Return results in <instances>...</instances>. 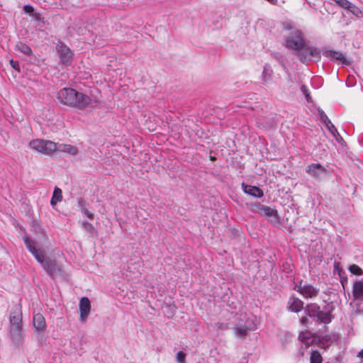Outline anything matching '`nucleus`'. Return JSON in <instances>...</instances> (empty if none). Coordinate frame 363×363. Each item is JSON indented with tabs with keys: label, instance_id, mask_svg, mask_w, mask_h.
I'll return each mask as SVG.
<instances>
[{
	"label": "nucleus",
	"instance_id": "1",
	"mask_svg": "<svg viewBox=\"0 0 363 363\" xmlns=\"http://www.w3.org/2000/svg\"><path fill=\"white\" fill-rule=\"evenodd\" d=\"M57 98L62 104L80 110L87 108L91 102L89 96L72 88L60 89Z\"/></svg>",
	"mask_w": 363,
	"mask_h": 363
},
{
	"label": "nucleus",
	"instance_id": "2",
	"mask_svg": "<svg viewBox=\"0 0 363 363\" xmlns=\"http://www.w3.org/2000/svg\"><path fill=\"white\" fill-rule=\"evenodd\" d=\"M300 341L305 345L306 347H308L312 345H317L318 347L326 349L333 342L337 340L338 337L335 335H324L320 337H311L308 333H301L298 335Z\"/></svg>",
	"mask_w": 363,
	"mask_h": 363
},
{
	"label": "nucleus",
	"instance_id": "3",
	"mask_svg": "<svg viewBox=\"0 0 363 363\" xmlns=\"http://www.w3.org/2000/svg\"><path fill=\"white\" fill-rule=\"evenodd\" d=\"M306 45L303 33L300 30H294L289 33L285 40L284 45L286 48L296 51V55L302 52Z\"/></svg>",
	"mask_w": 363,
	"mask_h": 363
},
{
	"label": "nucleus",
	"instance_id": "4",
	"mask_svg": "<svg viewBox=\"0 0 363 363\" xmlns=\"http://www.w3.org/2000/svg\"><path fill=\"white\" fill-rule=\"evenodd\" d=\"M33 150L44 155H50L56 152V143L43 139H33L29 143Z\"/></svg>",
	"mask_w": 363,
	"mask_h": 363
},
{
	"label": "nucleus",
	"instance_id": "5",
	"mask_svg": "<svg viewBox=\"0 0 363 363\" xmlns=\"http://www.w3.org/2000/svg\"><path fill=\"white\" fill-rule=\"evenodd\" d=\"M33 150L44 155H50L56 152V143L43 139H33L29 143Z\"/></svg>",
	"mask_w": 363,
	"mask_h": 363
},
{
	"label": "nucleus",
	"instance_id": "6",
	"mask_svg": "<svg viewBox=\"0 0 363 363\" xmlns=\"http://www.w3.org/2000/svg\"><path fill=\"white\" fill-rule=\"evenodd\" d=\"M60 56V63L66 66L70 65L74 53L64 43L58 42L56 45Z\"/></svg>",
	"mask_w": 363,
	"mask_h": 363
},
{
	"label": "nucleus",
	"instance_id": "7",
	"mask_svg": "<svg viewBox=\"0 0 363 363\" xmlns=\"http://www.w3.org/2000/svg\"><path fill=\"white\" fill-rule=\"evenodd\" d=\"M24 243L28 251L34 256L35 259L42 265L48 257L45 256L44 252L35 247V242L27 235L23 237Z\"/></svg>",
	"mask_w": 363,
	"mask_h": 363
},
{
	"label": "nucleus",
	"instance_id": "8",
	"mask_svg": "<svg viewBox=\"0 0 363 363\" xmlns=\"http://www.w3.org/2000/svg\"><path fill=\"white\" fill-rule=\"evenodd\" d=\"M298 57L302 62H306L311 59L319 60L320 59V51L318 48L306 44L302 52L298 53Z\"/></svg>",
	"mask_w": 363,
	"mask_h": 363
},
{
	"label": "nucleus",
	"instance_id": "9",
	"mask_svg": "<svg viewBox=\"0 0 363 363\" xmlns=\"http://www.w3.org/2000/svg\"><path fill=\"white\" fill-rule=\"evenodd\" d=\"M23 314L20 304L16 305L11 311L9 317V328H23Z\"/></svg>",
	"mask_w": 363,
	"mask_h": 363
},
{
	"label": "nucleus",
	"instance_id": "10",
	"mask_svg": "<svg viewBox=\"0 0 363 363\" xmlns=\"http://www.w3.org/2000/svg\"><path fill=\"white\" fill-rule=\"evenodd\" d=\"M46 273L51 277L55 274L62 272V269L55 259L47 257L46 261L41 265Z\"/></svg>",
	"mask_w": 363,
	"mask_h": 363
},
{
	"label": "nucleus",
	"instance_id": "11",
	"mask_svg": "<svg viewBox=\"0 0 363 363\" xmlns=\"http://www.w3.org/2000/svg\"><path fill=\"white\" fill-rule=\"evenodd\" d=\"M333 310V307L325 306L323 310L319 309V311L317 312V316L313 319L318 323L328 324L334 318L332 314Z\"/></svg>",
	"mask_w": 363,
	"mask_h": 363
},
{
	"label": "nucleus",
	"instance_id": "12",
	"mask_svg": "<svg viewBox=\"0 0 363 363\" xmlns=\"http://www.w3.org/2000/svg\"><path fill=\"white\" fill-rule=\"evenodd\" d=\"M256 324L252 320L247 319L243 325H235L234 327V332L235 335L241 339L246 337L249 330L252 331L256 330Z\"/></svg>",
	"mask_w": 363,
	"mask_h": 363
},
{
	"label": "nucleus",
	"instance_id": "13",
	"mask_svg": "<svg viewBox=\"0 0 363 363\" xmlns=\"http://www.w3.org/2000/svg\"><path fill=\"white\" fill-rule=\"evenodd\" d=\"M79 321L85 323L91 311L90 301L87 297H82L79 303Z\"/></svg>",
	"mask_w": 363,
	"mask_h": 363
},
{
	"label": "nucleus",
	"instance_id": "14",
	"mask_svg": "<svg viewBox=\"0 0 363 363\" xmlns=\"http://www.w3.org/2000/svg\"><path fill=\"white\" fill-rule=\"evenodd\" d=\"M258 213L262 216L267 218L269 222L272 223H278L279 218L277 211L264 205H260L258 208Z\"/></svg>",
	"mask_w": 363,
	"mask_h": 363
},
{
	"label": "nucleus",
	"instance_id": "15",
	"mask_svg": "<svg viewBox=\"0 0 363 363\" xmlns=\"http://www.w3.org/2000/svg\"><path fill=\"white\" fill-rule=\"evenodd\" d=\"M9 336L15 345H21L24 337L23 328H9Z\"/></svg>",
	"mask_w": 363,
	"mask_h": 363
},
{
	"label": "nucleus",
	"instance_id": "16",
	"mask_svg": "<svg viewBox=\"0 0 363 363\" xmlns=\"http://www.w3.org/2000/svg\"><path fill=\"white\" fill-rule=\"evenodd\" d=\"M303 305L304 303L301 299L293 295L288 300L286 308L291 312L298 313L304 310Z\"/></svg>",
	"mask_w": 363,
	"mask_h": 363
},
{
	"label": "nucleus",
	"instance_id": "17",
	"mask_svg": "<svg viewBox=\"0 0 363 363\" xmlns=\"http://www.w3.org/2000/svg\"><path fill=\"white\" fill-rule=\"evenodd\" d=\"M306 172L315 178H320L325 176L328 171L320 164H312L307 167Z\"/></svg>",
	"mask_w": 363,
	"mask_h": 363
},
{
	"label": "nucleus",
	"instance_id": "18",
	"mask_svg": "<svg viewBox=\"0 0 363 363\" xmlns=\"http://www.w3.org/2000/svg\"><path fill=\"white\" fill-rule=\"evenodd\" d=\"M323 55L327 58L340 61L343 65H348L350 64V62L340 52L328 50L323 52Z\"/></svg>",
	"mask_w": 363,
	"mask_h": 363
},
{
	"label": "nucleus",
	"instance_id": "19",
	"mask_svg": "<svg viewBox=\"0 0 363 363\" xmlns=\"http://www.w3.org/2000/svg\"><path fill=\"white\" fill-rule=\"evenodd\" d=\"M33 323L36 332H43L46 328L45 319L44 316L40 313L34 314Z\"/></svg>",
	"mask_w": 363,
	"mask_h": 363
},
{
	"label": "nucleus",
	"instance_id": "20",
	"mask_svg": "<svg viewBox=\"0 0 363 363\" xmlns=\"http://www.w3.org/2000/svg\"><path fill=\"white\" fill-rule=\"evenodd\" d=\"M56 152H65L71 156H75L78 153V149L69 144L56 143Z\"/></svg>",
	"mask_w": 363,
	"mask_h": 363
},
{
	"label": "nucleus",
	"instance_id": "21",
	"mask_svg": "<svg viewBox=\"0 0 363 363\" xmlns=\"http://www.w3.org/2000/svg\"><path fill=\"white\" fill-rule=\"evenodd\" d=\"M242 189L245 193L256 198H261L264 195L262 190L255 186L242 184Z\"/></svg>",
	"mask_w": 363,
	"mask_h": 363
},
{
	"label": "nucleus",
	"instance_id": "22",
	"mask_svg": "<svg viewBox=\"0 0 363 363\" xmlns=\"http://www.w3.org/2000/svg\"><path fill=\"white\" fill-rule=\"evenodd\" d=\"M303 294L302 296L305 298H311L316 297L318 294L319 290L314 287L313 285L309 284H305L303 285Z\"/></svg>",
	"mask_w": 363,
	"mask_h": 363
},
{
	"label": "nucleus",
	"instance_id": "23",
	"mask_svg": "<svg viewBox=\"0 0 363 363\" xmlns=\"http://www.w3.org/2000/svg\"><path fill=\"white\" fill-rule=\"evenodd\" d=\"M352 295L355 300L360 299L363 297V280L357 281L354 283Z\"/></svg>",
	"mask_w": 363,
	"mask_h": 363
},
{
	"label": "nucleus",
	"instance_id": "24",
	"mask_svg": "<svg viewBox=\"0 0 363 363\" xmlns=\"http://www.w3.org/2000/svg\"><path fill=\"white\" fill-rule=\"evenodd\" d=\"M320 306L315 303H308L304 308V313L311 318H315L317 316V312L319 311Z\"/></svg>",
	"mask_w": 363,
	"mask_h": 363
},
{
	"label": "nucleus",
	"instance_id": "25",
	"mask_svg": "<svg viewBox=\"0 0 363 363\" xmlns=\"http://www.w3.org/2000/svg\"><path fill=\"white\" fill-rule=\"evenodd\" d=\"M16 48L19 52L23 53L24 55H26L28 56H30L32 55V50L31 48L26 43L23 42H18L16 45Z\"/></svg>",
	"mask_w": 363,
	"mask_h": 363
},
{
	"label": "nucleus",
	"instance_id": "26",
	"mask_svg": "<svg viewBox=\"0 0 363 363\" xmlns=\"http://www.w3.org/2000/svg\"><path fill=\"white\" fill-rule=\"evenodd\" d=\"M346 10L350 11L357 18H362L363 16L362 10L356 5L352 4L351 2L350 6H349L348 9H346Z\"/></svg>",
	"mask_w": 363,
	"mask_h": 363
},
{
	"label": "nucleus",
	"instance_id": "27",
	"mask_svg": "<svg viewBox=\"0 0 363 363\" xmlns=\"http://www.w3.org/2000/svg\"><path fill=\"white\" fill-rule=\"evenodd\" d=\"M323 357L320 353L317 350H313L311 352L310 363H322Z\"/></svg>",
	"mask_w": 363,
	"mask_h": 363
},
{
	"label": "nucleus",
	"instance_id": "28",
	"mask_svg": "<svg viewBox=\"0 0 363 363\" xmlns=\"http://www.w3.org/2000/svg\"><path fill=\"white\" fill-rule=\"evenodd\" d=\"M82 225L91 235H94L96 234V230L95 229L94 225L92 224H91L90 223H89L87 221H83L82 223Z\"/></svg>",
	"mask_w": 363,
	"mask_h": 363
},
{
	"label": "nucleus",
	"instance_id": "29",
	"mask_svg": "<svg viewBox=\"0 0 363 363\" xmlns=\"http://www.w3.org/2000/svg\"><path fill=\"white\" fill-rule=\"evenodd\" d=\"M349 271L354 275L360 276L363 274V270L357 264H352L349 267Z\"/></svg>",
	"mask_w": 363,
	"mask_h": 363
},
{
	"label": "nucleus",
	"instance_id": "30",
	"mask_svg": "<svg viewBox=\"0 0 363 363\" xmlns=\"http://www.w3.org/2000/svg\"><path fill=\"white\" fill-rule=\"evenodd\" d=\"M52 200L56 201H61L62 199V190L58 187H55L52 194Z\"/></svg>",
	"mask_w": 363,
	"mask_h": 363
},
{
	"label": "nucleus",
	"instance_id": "31",
	"mask_svg": "<svg viewBox=\"0 0 363 363\" xmlns=\"http://www.w3.org/2000/svg\"><path fill=\"white\" fill-rule=\"evenodd\" d=\"M334 273H337L339 277H341L342 274H345V272L340 267V264L338 262H334Z\"/></svg>",
	"mask_w": 363,
	"mask_h": 363
},
{
	"label": "nucleus",
	"instance_id": "32",
	"mask_svg": "<svg viewBox=\"0 0 363 363\" xmlns=\"http://www.w3.org/2000/svg\"><path fill=\"white\" fill-rule=\"evenodd\" d=\"M176 357L178 363H185L186 354L183 351L178 352Z\"/></svg>",
	"mask_w": 363,
	"mask_h": 363
},
{
	"label": "nucleus",
	"instance_id": "33",
	"mask_svg": "<svg viewBox=\"0 0 363 363\" xmlns=\"http://www.w3.org/2000/svg\"><path fill=\"white\" fill-rule=\"evenodd\" d=\"M335 1L340 6L346 9L350 6V2L348 0H333Z\"/></svg>",
	"mask_w": 363,
	"mask_h": 363
},
{
	"label": "nucleus",
	"instance_id": "34",
	"mask_svg": "<svg viewBox=\"0 0 363 363\" xmlns=\"http://www.w3.org/2000/svg\"><path fill=\"white\" fill-rule=\"evenodd\" d=\"M325 125L327 128L329 130V131L335 136V133H337V131L335 125L333 124V123L330 121H328Z\"/></svg>",
	"mask_w": 363,
	"mask_h": 363
},
{
	"label": "nucleus",
	"instance_id": "35",
	"mask_svg": "<svg viewBox=\"0 0 363 363\" xmlns=\"http://www.w3.org/2000/svg\"><path fill=\"white\" fill-rule=\"evenodd\" d=\"M319 115L321 121L325 123V125L328 123V121H330V119L323 111H319Z\"/></svg>",
	"mask_w": 363,
	"mask_h": 363
},
{
	"label": "nucleus",
	"instance_id": "36",
	"mask_svg": "<svg viewBox=\"0 0 363 363\" xmlns=\"http://www.w3.org/2000/svg\"><path fill=\"white\" fill-rule=\"evenodd\" d=\"M77 203H78V207L79 208L81 211H83V208H86V207H85L86 203L83 199L78 198Z\"/></svg>",
	"mask_w": 363,
	"mask_h": 363
},
{
	"label": "nucleus",
	"instance_id": "37",
	"mask_svg": "<svg viewBox=\"0 0 363 363\" xmlns=\"http://www.w3.org/2000/svg\"><path fill=\"white\" fill-rule=\"evenodd\" d=\"M10 65L14 69H16V71L20 72V66H19V63L18 61H14L13 60H11Z\"/></svg>",
	"mask_w": 363,
	"mask_h": 363
},
{
	"label": "nucleus",
	"instance_id": "38",
	"mask_svg": "<svg viewBox=\"0 0 363 363\" xmlns=\"http://www.w3.org/2000/svg\"><path fill=\"white\" fill-rule=\"evenodd\" d=\"M300 323H301V325L306 326L309 323V317L307 315L301 317V318L300 319Z\"/></svg>",
	"mask_w": 363,
	"mask_h": 363
},
{
	"label": "nucleus",
	"instance_id": "39",
	"mask_svg": "<svg viewBox=\"0 0 363 363\" xmlns=\"http://www.w3.org/2000/svg\"><path fill=\"white\" fill-rule=\"evenodd\" d=\"M82 212L89 219H93L94 214L86 208H83V211Z\"/></svg>",
	"mask_w": 363,
	"mask_h": 363
},
{
	"label": "nucleus",
	"instance_id": "40",
	"mask_svg": "<svg viewBox=\"0 0 363 363\" xmlns=\"http://www.w3.org/2000/svg\"><path fill=\"white\" fill-rule=\"evenodd\" d=\"M23 11L26 12V13H33V11H34V9L32 6L30 5H25L23 6Z\"/></svg>",
	"mask_w": 363,
	"mask_h": 363
},
{
	"label": "nucleus",
	"instance_id": "41",
	"mask_svg": "<svg viewBox=\"0 0 363 363\" xmlns=\"http://www.w3.org/2000/svg\"><path fill=\"white\" fill-rule=\"evenodd\" d=\"M294 289L302 295L303 289L301 283L300 284H296Z\"/></svg>",
	"mask_w": 363,
	"mask_h": 363
},
{
	"label": "nucleus",
	"instance_id": "42",
	"mask_svg": "<svg viewBox=\"0 0 363 363\" xmlns=\"http://www.w3.org/2000/svg\"><path fill=\"white\" fill-rule=\"evenodd\" d=\"M301 91L304 93V94L306 95V97L307 99V100L308 101L309 100V98H310V96H309V93H308V91L306 88V86L305 85H303L301 86Z\"/></svg>",
	"mask_w": 363,
	"mask_h": 363
},
{
	"label": "nucleus",
	"instance_id": "43",
	"mask_svg": "<svg viewBox=\"0 0 363 363\" xmlns=\"http://www.w3.org/2000/svg\"><path fill=\"white\" fill-rule=\"evenodd\" d=\"M345 275V274H342L341 277H340V282L343 287L345 286V284L347 283V278Z\"/></svg>",
	"mask_w": 363,
	"mask_h": 363
},
{
	"label": "nucleus",
	"instance_id": "44",
	"mask_svg": "<svg viewBox=\"0 0 363 363\" xmlns=\"http://www.w3.org/2000/svg\"><path fill=\"white\" fill-rule=\"evenodd\" d=\"M217 325V328L219 329V330H225L227 328V325L224 324V323H217L216 324Z\"/></svg>",
	"mask_w": 363,
	"mask_h": 363
},
{
	"label": "nucleus",
	"instance_id": "45",
	"mask_svg": "<svg viewBox=\"0 0 363 363\" xmlns=\"http://www.w3.org/2000/svg\"><path fill=\"white\" fill-rule=\"evenodd\" d=\"M357 357H360L363 359V350H360L358 354H357Z\"/></svg>",
	"mask_w": 363,
	"mask_h": 363
},
{
	"label": "nucleus",
	"instance_id": "46",
	"mask_svg": "<svg viewBox=\"0 0 363 363\" xmlns=\"http://www.w3.org/2000/svg\"><path fill=\"white\" fill-rule=\"evenodd\" d=\"M267 1L273 5H276L277 4V0H267Z\"/></svg>",
	"mask_w": 363,
	"mask_h": 363
},
{
	"label": "nucleus",
	"instance_id": "47",
	"mask_svg": "<svg viewBox=\"0 0 363 363\" xmlns=\"http://www.w3.org/2000/svg\"><path fill=\"white\" fill-rule=\"evenodd\" d=\"M57 201H56V200H52V198L51 199V201H50V204L52 206H55L56 205Z\"/></svg>",
	"mask_w": 363,
	"mask_h": 363
},
{
	"label": "nucleus",
	"instance_id": "48",
	"mask_svg": "<svg viewBox=\"0 0 363 363\" xmlns=\"http://www.w3.org/2000/svg\"><path fill=\"white\" fill-rule=\"evenodd\" d=\"M325 363H337V360H335V361H332V362L328 361V362H326Z\"/></svg>",
	"mask_w": 363,
	"mask_h": 363
},
{
	"label": "nucleus",
	"instance_id": "49",
	"mask_svg": "<svg viewBox=\"0 0 363 363\" xmlns=\"http://www.w3.org/2000/svg\"><path fill=\"white\" fill-rule=\"evenodd\" d=\"M209 159L213 160V159H216V158L215 157H213V156H210Z\"/></svg>",
	"mask_w": 363,
	"mask_h": 363
}]
</instances>
